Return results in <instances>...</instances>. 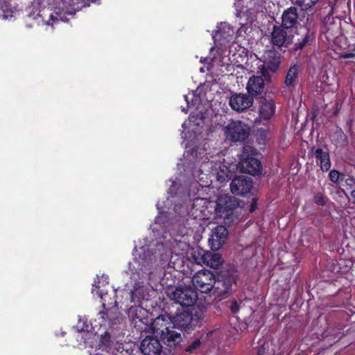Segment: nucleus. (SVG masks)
<instances>
[{
  "instance_id": "5",
  "label": "nucleus",
  "mask_w": 355,
  "mask_h": 355,
  "mask_svg": "<svg viewBox=\"0 0 355 355\" xmlns=\"http://www.w3.org/2000/svg\"><path fill=\"white\" fill-rule=\"evenodd\" d=\"M168 295L175 303L185 306L193 305L198 300L197 292L186 285L177 286L173 291L168 292Z\"/></svg>"
},
{
  "instance_id": "33",
  "label": "nucleus",
  "mask_w": 355,
  "mask_h": 355,
  "mask_svg": "<svg viewBox=\"0 0 355 355\" xmlns=\"http://www.w3.org/2000/svg\"><path fill=\"white\" fill-rule=\"evenodd\" d=\"M339 176H340V173L336 170H331L329 173V178L334 182H338V180L339 179Z\"/></svg>"
},
{
  "instance_id": "12",
  "label": "nucleus",
  "mask_w": 355,
  "mask_h": 355,
  "mask_svg": "<svg viewBox=\"0 0 355 355\" xmlns=\"http://www.w3.org/2000/svg\"><path fill=\"white\" fill-rule=\"evenodd\" d=\"M214 202L216 203L215 214L220 216L239 206L237 199L227 195L219 196Z\"/></svg>"
},
{
  "instance_id": "6",
  "label": "nucleus",
  "mask_w": 355,
  "mask_h": 355,
  "mask_svg": "<svg viewBox=\"0 0 355 355\" xmlns=\"http://www.w3.org/2000/svg\"><path fill=\"white\" fill-rule=\"evenodd\" d=\"M216 203L207 198H197L193 200L191 213L194 218H198L200 220H206L210 218V216L215 213Z\"/></svg>"
},
{
  "instance_id": "38",
  "label": "nucleus",
  "mask_w": 355,
  "mask_h": 355,
  "mask_svg": "<svg viewBox=\"0 0 355 355\" xmlns=\"http://www.w3.org/2000/svg\"><path fill=\"white\" fill-rule=\"evenodd\" d=\"M258 354H259V355H261L260 349L258 351Z\"/></svg>"
},
{
  "instance_id": "32",
  "label": "nucleus",
  "mask_w": 355,
  "mask_h": 355,
  "mask_svg": "<svg viewBox=\"0 0 355 355\" xmlns=\"http://www.w3.org/2000/svg\"><path fill=\"white\" fill-rule=\"evenodd\" d=\"M313 200L315 203L320 206H324L326 203L324 198L320 193L315 195Z\"/></svg>"
},
{
  "instance_id": "7",
  "label": "nucleus",
  "mask_w": 355,
  "mask_h": 355,
  "mask_svg": "<svg viewBox=\"0 0 355 355\" xmlns=\"http://www.w3.org/2000/svg\"><path fill=\"white\" fill-rule=\"evenodd\" d=\"M214 275L209 270H200L192 278V284L201 293L211 292L214 286Z\"/></svg>"
},
{
  "instance_id": "2",
  "label": "nucleus",
  "mask_w": 355,
  "mask_h": 355,
  "mask_svg": "<svg viewBox=\"0 0 355 355\" xmlns=\"http://www.w3.org/2000/svg\"><path fill=\"white\" fill-rule=\"evenodd\" d=\"M236 271L234 266H229L227 270L220 271L214 278V286L212 288V295L216 297L225 298L231 292L232 287L236 283Z\"/></svg>"
},
{
  "instance_id": "17",
  "label": "nucleus",
  "mask_w": 355,
  "mask_h": 355,
  "mask_svg": "<svg viewBox=\"0 0 355 355\" xmlns=\"http://www.w3.org/2000/svg\"><path fill=\"white\" fill-rule=\"evenodd\" d=\"M265 87L264 80L261 76H252L247 84L246 89L250 96H257L263 92Z\"/></svg>"
},
{
  "instance_id": "20",
  "label": "nucleus",
  "mask_w": 355,
  "mask_h": 355,
  "mask_svg": "<svg viewBox=\"0 0 355 355\" xmlns=\"http://www.w3.org/2000/svg\"><path fill=\"white\" fill-rule=\"evenodd\" d=\"M316 162L320 164L322 171H327L331 167V162L329 153L327 150L317 148L314 152Z\"/></svg>"
},
{
  "instance_id": "27",
  "label": "nucleus",
  "mask_w": 355,
  "mask_h": 355,
  "mask_svg": "<svg viewBox=\"0 0 355 355\" xmlns=\"http://www.w3.org/2000/svg\"><path fill=\"white\" fill-rule=\"evenodd\" d=\"M281 62L279 55L273 54L272 56L268 57V62H266L268 67L272 71H276Z\"/></svg>"
},
{
  "instance_id": "23",
  "label": "nucleus",
  "mask_w": 355,
  "mask_h": 355,
  "mask_svg": "<svg viewBox=\"0 0 355 355\" xmlns=\"http://www.w3.org/2000/svg\"><path fill=\"white\" fill-rule=\"evenodd\" d=\"M298 74V68L297 66H292L287 72L286 78H285V85L287 87H293L294 86V83L297 76Z\"/></svg>"
},
{
  "instance_id": "35",
  "label": "nucleus",
  "mask_w": 355,
  "mask_h": 355,
  "mask_svg": "<svg viewBox=\"0 0 355 355\" xmlns=\"http://www.w3.org/2000/svg\"><path fill=\"white\" fill-rule=\"evenodd\" d=\"M256 209V199L253 198V203L252 204L250 212H253Z\"/></svg>"
},
{
  "instance_id": "30",
  "label": "nucleus",
  "mask_w": 355,
  "mask_h": 355,
  "mask_svg": "<svg viewBox=\"0 0 355 355\" xmlns=\"http://www.w3.org/2000/svg\"><path fill=\"white\" fill-rule=\"evenodd\" d=\"M200 340L199 338H196L193 343L189 345L187 348H186V351L188 352H192L193 350L196 349L197 348H198L200 345Z\"/></svg>"
},
{
  "instance_id": "28",
  "label": "nucleus",
  "mask_w": 355,
  "mask_h": 355,
  "mask_svg": "<svg viewBox=\"0 0 355 355\" xmlns=\"http://www.w3.org/2000/svg\"><path fill=\"white\" fill-rule=\"evenodd\" d=\"M319 0H295V3L302 10H306L313 7Z\"/></svg>"
},
{
  "instance_id": "21",
  "label": "nucleus",
  "mask_w": 355,
  "mask_h": 355,
  "mask_svg": "<svg viewBox=\"0 0 355 355\" xmlns=\"http://www.w3.org/2000/svg\"><path fill=\"white\" fill-rule=\"evenodd\" d=\"M275 110V102L270 99L262 98L260 101L259 113L260 116L263 119H269Z\"/></svg>"
},
{
  "instance_id": "14",
  "label": "nucleus",
  "mask_w": 355,
  "mask_h": 355,
  "mask_svg": "<svg viewBox=\"0 0 355 355\" xmlns=\"http://www.w3.org/2000/svg\"><path fill=\"white\" fill-rule=\"evenodd\" d=\"M140 349L144 355H159L162 346L157 338L147 336L142 340Z\"/></svg>"
},
{
  "instance_id": "29",
  "label": "nucleus",
  "mask_w": 355,
  "mask_h": 355,
  "mask_svg": "<svg viewBox=\"0 0 355 355\" xmlns=\"http://www.w3.org/2000/svg\"><path fill=\"white\" fill-rule=\"evenodd\" d=\"M66 15L73 16L75 15V12H67L64 14L62 15L61 13L55 12V16H51V19L48 21L47 24H50V21L53 20V21H64L67 22L69 21V19L66 17Z\"/></svg>"
},
{
  "instance_id": "11",
  "label": "nucleus",
  "mask_w": 355,
  "mask_h": 355,
  "mask_svg": "<svg viewBox=\"0 0 355 355\" xmlns=\"http://www.w3.org/2000/svg\"><path fill=\"white\" fill-rule=\"evenodd\" d=\"M314 40V32L308 26L300 28L296 33V37L294 39V49L302 50L308 45H311Z\"/></svg>"
},
{
  "instance_id": "37",
  "label": "nucleus",
  "mask_w": 355,
  "mask_h": 355,
  "mask_svg": "<svg viewBox=\"0 0 355 355\" xmlns=\"http://www.w3.org/2000/svg\"><path fill=\"white\" fill-rule=\"evenodd\" d=\"M184 98H185V101L188 103V104H189V101H188V96H184Z\"/></svg>"
},
{
  "instance_id": "18",
  "label": "nucleus",
  "mask_w": 355,
  "mask_h": 355,
  "mask_svg": "<svg viewBox=\"0 0 355 355\" xmlns=\"http://www.w3.org/2000/svg\"><path fill=\"white\" fill-rule=\"evenodd\" d=\"M216 178L220 183H223L230 180L233 176V172L231 166H228L224 163H216Z\"/></svg>"
},
{
  "instance_id": "24",
  "label": "nucleus",
  "mask_w": 355,
  "mask_h": 355,
  "mask_svg": "<svg viewBox=\"0 0 355 355\" xmlns=\"http://www.w3.org/2000/svg\"><path fill=\"white\" fill-rule=\"evenodd\" d=\"M145 313V310L140 306H131L128 311V316L132 320L137 322V320L141 321V315Z\"/></svg>"
},
{
  "instance_id": "25",
  "label": "nucleus",
  "mask_w": 355,
  "mask_h": 355,
  "mask_svg": "<svg viewBox=\"0 0 355 355\" xmlns=\"http://www.w3.org/2000/svg\"><path fill=\"white\" fill-rule=\"evenodd\" d=\"M207 252L201 248L193 250L191 256L195 263L198 265H203L205 263L204 254H207Z\"/></svg>"
},
{
  "instance_id": "9",
  "label": "nucleus",
  "mask_w": 355,
  "mask_h": 355,
  "mask_svg": "<svg viewBox=\"0 0 355 355\" xmlns=\"http://www.w3.org/2000/svg\"><path fill=\"white\" fill-rule=\"evenodd\" d=\"M98 346L100 350L107 352L109 355H123V343L116 341L107 332L101 335Z\"/></svg>"
},
{
  "instance_id": "8",
  "label": "nucleus",
  "mask_w": 355,
  "mask_h": 355,
  "mask_svg": "<svg viewBox=\"0 0 355 355\" xmlns=\"http://www.w3.org/2000/svg\"><path fill=\"white\" fill-rule=\"evenodd\" d=\"M253 150L251 146H245L241 155L240 162L241 168L243 172L248 173L250 175H257L261 172V162L256 158L250 157L252 155Z\"/></svg>"
},
{
  "instance_id": "10",
  "label": "nucleus",
  "mask_w": 355,
  "mask_h": 355,
  "mask_svg": "<svg viewBox=\"0 0 355 355\" xmlns=\"http://www.w3.org/2000/svg\"><path fill=\"white\" fill-rule=\"evenodd\" d=\"M252 187L251 178L239 175L234 178L230 184V191L236 196H244L248 193Z\"/></svg>"
},
{
  "instance_id": "34",
  "label": "nucleus",
  "mask_w": 355,
  "mask_h": 355,
  "mask_svg": "<svg viewBox=\"0 0 355 355\" xmlns=\"http://www.w3.org/2000/svg\"><path fill=\"white\" fill-rule=\"evenodd\" d=\"M345 183L347 186L352 187L355 186V179L352 177H349L345 180Z\"/></svg>"
},
{
  "instance_id": "22",
  "label": "nucleus",
  "mask_w": 355,
  "mask_h": 355,
  "mask_svg": "<svg viewBox=\"0 0 355 355\" xmlns=\"http://www.w3.org/2000/svg\"><path fill=\"white\" fill-rule=\"evenodd\" d=\"M204 261L205 263L203 265L213 268H218L223 261L220 254L208 251L207 254H204Z\"/></svg>"
},
{
  "instance_id": "1",
  "label": "nucleus",
  "mask_w": 355,
  "mask_h": 355,
  "mask_svg": "<svg viewBox=\"0 0 355 355\" xmlns=\"http://www.w3.org/2000/svg\"><path fill=\"white\" fill-rule=\"evenodd\" d=\"M173 320L167 315L157 317L150 324L153 334L159 338L166 346L175 347L181 342L180 333L174 330Z\"/></svg>"
},
{
  "instance_id": "4",
  "label": "nucleus",
  "mask_w": 355,
  "mask_h": 355,
  "mask_svg": "<svg viewBox=\"0 0 355 355\" xmlns=\"http://www.w3.org/2000/svg\"><path fill=\"white\" fill-rule=\"evenodd\" d=\"M202 318L203 315L201 311L193 309L191 311H185L178 313L172 320L175 328L189 332L199 325Z\"/></svg>"
},
{
  "instance_id": "26",
  "label": "nucleus",
  "mask_w": 355,
  "mask_h": 355,
  "mask_svg": "<svg viewBox=\"0 0 355 355\" xmlns=\"http://www.w3.org/2000/svg\"><path fill=\"white\" fill-rule=\"evenodd\" d=\"M144 288L143 287H138L135 288L130 292V300L132 302H139L141 299L144 297Z\"/></svg>"
},
{
  "instance_id": "16",
  "label": "nucleus",
  "mask_w": 355,
  "mask_h": 355,
  "mask_svg": "<svg viewBox=\"0 0 355 355\" xmlns=\"http://www.w3.org/2000/svg\"><path fill=\"white\" fill-rule=\"evenodd\" d=\"M271 40L274 45L279 47L283 46L284 45L286 46L291 43L287 32L284 29L283 26H275L273 27V30L271 33Z\"/></svg>"
},
{
  "instance_id": "3",
  "label": "nucleus",
  "mask_w": 355,
  "mask_h": 355,
  "mask_svg": "<svg viewBox=\"0 0 355 355\" xmlns=\"http://www.w3.org/2000/svg\"><path fill=\"white\" fill-rule=\"evenodd\" d=\"M223 132L226 140L231 142H242L248 138L250 128L240 120H230L223 128Z\"/></svg>"
},
{
  "instance_id": "13",
  "label": "nucleus",
  "mask_w": 355,
  "mask_h": 355,
  "mask_svg": "<svg viewBox=\"0 0 355 355\" xmlns=\"http://www.w3.org/2000/svg\"><path fill=\"white\" fill-rule=\"evenodd\" d=\"M253 101V98L249 94H234L230 98L229 104L232 110L243 112L250 107Z\"/></svg>"
},
{
  "instance_id": "36",
  "label": "nucleus",
  "mask_w": 355,
  "mask_h": 355,
  "mask_svg": "<svg viewBox=\"0 0 355 355\" xmlns=\"http://www.w3.org/2000/svg\"><path fill=\"white\" fill-rule=\"evenodd\" d=\"M351 196L353 199V202L355 203V189H352L351 191Z\"/></svg>"
},
{
  "instance_id": "19",
  "label": "nucleus",
  "mask_w": 355,
  "mask_h": 355,
  "mask_svg": "<svg viewBox=\"0 0 355 355\" xmlns=\"http://www.w3.org/2000/svg\"><path fill=\"white\" fill-rule=\"evenodd\" d=\"M282 26L285 28H290L295 26L298 19L297 8L291 7L286 10L282 15Z\"/></svg>"
},
{
  "instance_id": "15",
  "label": "nucleus",
  "mask_w": 355,
  "mask_h": 355,
  "mask_svg": "<svg viewBox=\"0 0 355 355\" xmlns=\"http://www.w3.org/2000/svg\"><path fill=\"white\" fill-rule=\"evenodd\" d=\"M227 235V230L223 225H218L213 230L210 238L209 239V243L212 250L219 249L225 243V239Z\"/></svg>"
},
{
  "instance_id": "31",
  "label": "nucleus",
  "mask_w": 355,
  "mask_h": 355,
  "mask_svg": "<svg viewBox=\"0 0 355 355\" xmlns=\"http://www.w3.org/2000/svg\"><path fill=\"white\" fill-rule=\"evenodd\" d=\"M241 304H239L236 301L234 300V301H232L230 302V309L231 310V312L234 314L236 313L239 312L240 308H241Z\"/></svg>"
}]
</instances>
